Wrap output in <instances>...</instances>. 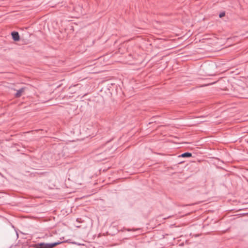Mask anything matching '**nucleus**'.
Listing matches in <instances>:
<instances>
[{"label":"nucleus","instance_id":"1","mask_svg":"<svg viewBox=\"0 0 248 248\" xmlns=\"http://www.w3.org/2000/svg\"><path fill=\"white\" fill-rule=\"evenodd\" d=\"M61 242L58 241L53 243H40L37 245V248H53L55 246L61 244Z\"/></svg>","mask_w":248,"mask_h":248},{"label":"nucleus","instance_id":"2","mask_svg":"<svg viewBox=\"0 0 248 248\" xmlns=\"http://www.w3.org/2000/svg\"><path fill=\"white\" fill-rule=\"evenodd\" d=\"M11 34L12 36V38L14 41H18L19 40V39H20L19 35L17 32H16V31L12 32Z\"/></svg>","mask_w":248,"mask_h":248},{"label":"nucleus","instance_id":"3","mask_svg":"<svg viewBox=\"0 0 248 248\" xmlns=\"http://www.w3.org/2000/svg\"><path fill=\"white\" fill-rule=\"evenodd\" d=\"M24 91V89L23 88L18 90L16 94V97H19L22 95V93Z\"/></svg>","mask_w":248,"mask_h":248},{"label":"nucleus","instance_id":"4","mask_svg":"<svg viewBox=\"0 0 248 248\" xmlns=\"http://www.w3.org/2000/svg\"><path fill=\"white\" fill-rule=\"evenodd\" d=\"M192 156V155L191 153H184L182 155H181V156L182 157H190Z\"/></svg>","mask_w":248,"mask_h":248},{"label":"nucleus","instance_id":"5","mask_svg":"<svg viewBox=\"0 0 248 248\" xmlns=\"http://www.w3.org/2000/svg\"><path fill=\"white\" fill-rule=\"evenodd\" d=\"M225 16V13H220L219 14V17H222L223 16Z\"/></svg>","mask_w":248,"mask_h":248}]
</instances>
